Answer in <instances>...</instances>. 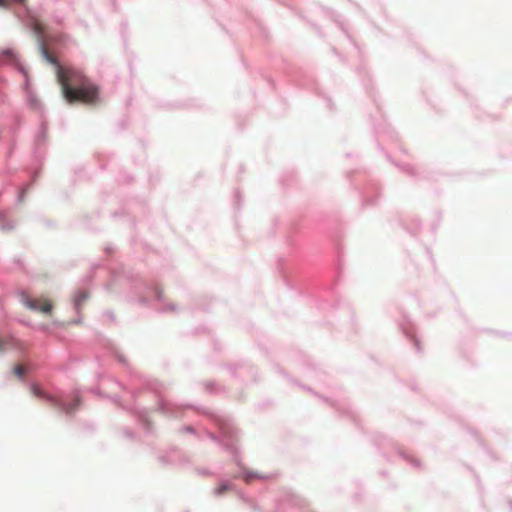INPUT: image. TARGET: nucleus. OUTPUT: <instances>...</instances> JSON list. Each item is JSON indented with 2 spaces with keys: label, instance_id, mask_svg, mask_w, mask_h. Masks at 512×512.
I'll use <instances>...</instances> for the list:
<instances>
[{
  "label": "nucleus",
  "instance_id": "obj_21",
  "mask_svg": "<svg viewBox=\"0 0 512 512\" xmlns=\"http://www.w3.org/2000/svg\"><path fill=\"white\" fill-rule=\"evenodd\" d=\"M33 329L37 330V331H41V332H43L45 334H52L53 333V328L51 327L50 324H45V323L35 324V326H33Z\"/></svg>",
  "mask_w": 512,
  "mask_h": 512
},
{
  "label": "nucleus",
  "instance_id": "obj_23",
  "mask_svg": "<svg viewBox=\"0 0 512 512\" xmlns=\"http://www.w3.org/2000/svg\"><path fill=\"white\" fill-rule=\"evenodd\" d=\"M325 12L329 13L332 17V19L334 20L335 23H337V25L342 29L344 30V27H343V23L341 21V15L337 14L336 12L332 11V10H324Z\"/></svg>",
  "mask_w": 512,
  "mask_h": 512
},
{
  "label": "nucleus",
  "instance_id": "obj_48",
  "mask_svg": "<svg viewBox=\"0 0 512 512\" xmlns=\"http://www.w3.org/2000/svg\"><path fill=\"white\" fill-rule=\"evenodd\" d=\"M115 384L120 385V384H122V383H121L120 381L116 380V381H115Z\"/></svg>",
  "mask_w": 512,
  "mask_h": 512
},
{
  "label": "nucleus",
  "instance_id": "obj_15",
  "mask_svg": "<svg viewBox=\"0 0 512 512\" xmlns=\"http://www.w3.org/2000/svg\"><path fill=\"white\" fill-rule=\"evenodd\" d=\"M23 122L24 121L21 114L14 113L11 115L9 122V132L11 134V137L17 138V133L19 132Z\"/></svg>",
  "mask_w": 512,
  "mask_h": 512
},
{
  "label": "nucleus",
  "instance_id": "obj_32",
  "mask_svg": "<svg viewBox=\"0 0 512 512\" xmlns=\"http://www.w3.org/2000/svg\"><path fill=\"white\" fill-rule=\"evenodd\" d=\"M365 76L367 79H363L362 81H363L364 88L366 89L367 92H369L370 91L369 83L371 82V78L367 72H365Z\"/></svg>",
  "mask_w": 512,
  "mask_h": 512
},
{
  "label": "nucleus",
  "instance_id": "obj_41",
  "mask_svg": "<svg viewBox=\"0 0 512 512\" xmlns=\"http://www.w3.org/2000/svg\"><path fill=\"white\" fill-rule=\"evenodd\" d=\"M275 369H276V371H277L278 373H281V374H282V373H284V372H283V369H282L281 367H279V366H276V367H275Z\"/></svg>",
  "mask_w": 512,
  "mask_h": 512
},
{
  "label": "nucleus",
  "instance_id": "obj_43",
  "mask_svg": "<svg viewBox=\"0 0 512 512\" xmlns=\"http://www.w3.org/2000/svg\"><path fill=\"white\" fill-rule=\"evenodd\" d=\"M512 101V98H507L504 102V105H507L508 103H510Z\"/></svg>",
  "mask_w": 512,
  "mask_h": 512
},
{
  "label": "nucleus",
  "instance_id": "obj_35",
  "mask_svg": "<svg viewBox=\"0 0 512 512\" xmlns=\"http://www.w3.org/2000/svg\"><path fill=\"white\" fill-rule=\"evenodd\" d=\"M54 22L58 26H62L63 22H64V18L62 16H59V15H54Z\"/></svg>",
  "mask_w": 512,
  "mask_h": 512
},
{
  "label": "nucleus",
  "instance_id": "obj_7",
  "mask_svg": "<svg viewBox=\"0 0 512 512\" xmlns=\"http://www.w3.org/2000/svg\"><path fill=\"white\" fill-rule=\"evenodd\" d=\"M289 73L291 80L295 83L296 86L314 91L318 97H322L324 99L329 110L334 109L332 99L320 89L317 81L314 79L311 73L302 68H298L295 71Z\"/></svg>",
  "mask_w": 512,
  "mask_h": 512
},
{
  "label": "nucleus",
  "instance_id": "obj_1",
  "mask_svg": "<svg viewBox=\"0 0 512 512\" xmlns=\"http://www.w3.org/2000/svg\"><path fill=\"white\" fill-rule=\"evenodd\" d=\"M24 9L23 24L34 36L41 58L54 68L55 78L60 86L61 96L67 104L81 103L99 106L103 102L100 86L92 82L80 69L61 64L52 53L60 54L72 41L63 32L53 31L44 25L27 7L26 0H11Z\"/></svg>",
  "mask_w": 512,
  "mask_h": 512
},
{
  "label": "nucleus",
  "instance_id": "obj_25",
  "mask_svg": "<svg viewBox=\"0 0 512 512\" xmlns=\"http://www.w3.org/2000/svg\"><path fill=\"white\" fill-rule=\"evenodd\" d=\"M489 333L500 337V338H510L512 339V333L507 331H500V330H487Z\"/></svg>",
  "mask_w": 512,
  "mask_h": 512
},
{
  "label": "nucleus",
  "instance_id": "obj_49",
  "mask_svg": "<svg viewBox=\"0 0 512 512\" xmlns=\"http://www.w3.org/2000/svg\"><path fill=\"white\" fill-rule=\"evenodd\" d=\"M318 34H320V29L318 27H315Z\"/></svg>",
  "mask_w": 512,
  "mask_h": 512
},
{
  "label": "nucleus",
  "instance_id": "obj_28",
  "mask_svg": "<svg viewBox=\"0 0 512 512\" xmlns=\"http://www.w3.org/2000/svg\"><path fill=\"white\" fill-rule=\"evenodd\" d=\"M103 250H104V253L106 254V256H107L108 258H111V257H112V255H113V254L115 253V251H116V246H115L114 244H112V243H109V244H107V245H105V246H104V249H103Z\"/></svg>",
  "mask_w": 512,
  "mask_h": 512
},
{
  "label": "nucleus",
  "instance_id": "obj_14",
  "mask_svg": "<svg viewBox=\"0 0 512 512\" xmlns=\"http://www.w3.org/2000/svg\"><path fill=\"white\" fill-rule=\"evenodd\" d=\"M111 217L116 219L119 217H127L130 223L131 228H135V214L133 210L128 206V204H124L120 209L111 213Z\"/></svg>",
  "mask_w": 512,
  "mask_h": 512
},
{
  "label": "nucleus",
  "instance_id": "obj_47",
  "mask_svg": "<svg viewBox=\"0 0 512 512\" xmlns=\"http://www.w3.org/2000/svg\"><path fill=\"white\" fill-rule=\"evenodd\" d=\"M46 225H47V226H51V225H52V223H51L50 221H47V222H46Z\"/></svg>",
  "mask_w": 512,
  "mask_h": 512
},
{
  "label": "nucleus",
  "instance_id": "obj_3",
  "mask_svg": "<svg viewBox=\"0 0 512 512\" xmlns=\"http://www.w3.org/2000/svg\"><path fill=\"white\" fill-rule=\"evenodd\" d=\"M18 73L24 79L22 90L27 106L39 114V124L32 137L31 163L25 168V173L29 179L17 187L16 203L20 204L24 201L26 194L35 184L41 173L48 152L49 137L45 107L31 87L29 71L24 64H18Z\"/></svg>",
  "mask_w": 512,
  "mask_h": 512
},
{
  "label": "nucleus",
  "instance_id": "obj_20",
  "mask_svg": "<svg viewBox=\"0 0 512 512\" xmlns=\"http://www.w3.org/2000/svg\"><path fill=\"white\" fill-rule=\"evenodd\" d=\"M17 147V138L11 137V141L6 151V160L8 161L14 154Z\"/></svg>",
  "mask_w": 512,
  "mask_h": 512
},
{
  "label": "nucleus",
  "instance_id": "obj_27",
  "mask_svg": "<svg viewBox=\"0 0 512 512\" xmlns=\"http://www.w3.org/2000/svg\"><path fill=\"white\" fill-rule=\"evenodd\" d=\"M127 32H128V23L126 21H123L120 24V33H121L124 44H126V42H127Z\"/></svg>",
  "mask_w": 512,
  "mask_h": 512
},
{
  "label": "nucleus",
  "instance_id": "obj_12",
  "mask_svg": "<svg viewBox=\"0 0 512 512\" xmlns=\"http://www.w3.org/2000/svg\"><path fill=\"white\" fill-rule=\"evenodd\" d=\"M397 221L399 226L411 236H417L421 231L422 222L417 216L411 218L400 216Z\"/></svg>",
  "mask_w": 512,
  "mask_h": 512
},
{
  "label": "nucleus",
  "instance_id": "obj_8",
  "mask_svg": "<svg viewBox=\"0 0 512 512\" xmlns=\"http://www.w3.org/2000/svg\"><path fill=\"white\" fill-rule=\"evenodd\" d=\"M103 267L102 263H94L88 274L81 279L80 286L74 291L72 306L77 314L80 313L83 303L90 297L89 287L94 280L95 271Z\"/></svg>",
  "mask_w": 512,
  "mask_h": 512
},
{
  "label": "nucleus",
  "instance_id": "obj_44",
  "mask_svg": "<svg viewBox=\"0 0 512 512\" xmlns=\"http://www.w3.org/2000/svg\"><path fill=\"white\" fill-rule=\"evenodd\" d=\"M280 181H281V183H282V185H283V186H286V185H287V184L285 183V182H286L285 178H281V179H280Z\"/></svg>",
  "mask_w": 512,
  "mask_h": 512
},
{
  "label": "nucleus",
  "instance_id": "obj_31",
  "mask_svg": "<svg viewBox=\"0 0 512 512\" xmlns=\"http://www.w3.org/2000/svg\"><path fill=\"white\" fill-rule=\"evenodd\" d=\"M66 324L67 323H65L63 321L54 319L50 325H51V327L58 329V328L64 327Z\"/></svg>",
  "mask_w": 512,
  "mask_h": 512
},
{
  "label": "nucleus",
  "instance_id": "obj_40",
  "mask_svg": "<svg viewBox=\"0 0 512 512\" xmlns=\"http://www.w3.org/2000/svg\"><path fill=\"white\" fill-rule=\"evenodd\" d=\"M7 4V0H0V7H5Z\"/></svg>",
  "mask_w": 512,
  "mask_h": 512
},
{
  "label": "nucleus",
  "instance_id": "obj_4",
  "mask_svg": "<svg viewBox=\"0 0 512 512\" xmlns=\"http://www.w3.org/2000/svg\"><path fill=\"white\" fill-rule=\"evenodd\" d=\"M108 274L110 280L104 285V288L108 291L124 292L130 303L161 313L176 310L175 304L165 302L162 290L156 281L149 280L124 266L109 269Z\"/></svg>",
  "mask_w": 512,
  "mask_h": 512
},
{
  "label": "nucleus",
  "instance_id": "obj_5",
  "mask_svg": "<svg viewBox=\"0 0 512 512\" xmlns=\"http://www.w3.org/2000/svg\"><path fill=\"white\" fill-rule=\"evenodd\" d=\"M346 178L351 186L359 192L361 209L376 206L381 199V187L365 169H355L346 172Z\"/></svg>",
  "mask_w": 512,
  "mask_h": 512
},
{
  "label": "nucleus",
  "instance_id": "obj_18",
  "mask_svg": "<svg viewBox=\"0 0 512 512\" xmlns=\"http://www.w3.org/2000/svg\"><path fill=\"white\" fill-rule=\"evenodd\" d=\"M113 156V154H107L104 152L95 153V158L99 164L100 169H106L107 163L112 159Z\"/></svg>",
  "mask_w": 512,
  "mask_h": 512
},
{
  "label": "nucleus",
  "instance_id": "obj_33",
  "mask_svg": "<svg viewBox=\"0 0 512 512\" xmlns=\"http://www.w3.org/2000/svg\"><path fill=\"white\" fill-rule=\"evenodd\" d=\"M103 315L107 317L111 322H115L116 317L113 311L107 310L104 312Z\"/></svg>",
  "mask_w": 512,
  "mask_h": 512
},
{
  "label": "nucleus",
  "instance_id": "obj_45",
  "mask_svg": "<svg viewBox=\"0 0 512 512\" xmlns=\"http://www.w3.org/2000/svg\"><path fill=\"white\" fill-rule=\"evenodd\" d=\"M0 310H3V303H2L1 299H0Z\"/></svg>",
  "mask_w": 512,
  "mask_h": 512
},
{
  "label": "nucleus",
  "instance_id": "obj_30",
  "mask_svg": "<svg viewBox=\"0 0 512 512\" xmlns=\"http://www.w3.org/2000/svg\"><path fill=\"white\" fill-rule=\"evenodd\" d=\"M13 372L14 374L17 376V378L20 380V381H23L24 380V377H25V372L24 370L19 367V366H15L13 368Z\"/></svg>",
  "mask_w": 512,
  "mask_h": 512
},
{
  "label": "nucleus",
  "instance_id": "obj_34",
  "mask_svg": "<svg viewBox=\"0 0 512 512\" xmlns=\"http://www.w3.org/2000/svg\"><path fill=\"white\" fill-rule=\"evenodd\" d=\"M77 315H78L77 318L68 321L67 325H78V324H80L82 322V317H81L80 313L77 314Z\"/></svg>",
  "mask_w": 512,
  "mask_h": 512
},
{
  "label": "nucleus",
  "instance_id": "obj_24",
  "mask_svg": "<svg viewBox=\"0 0 512 512\" xmlns=\"http://www.w3.org/2000/svg\"><path fill=\"white\" fill-rule=\"evenodd\" d=\"M233 201H234L235 209L240 210L241 209V203H242V196H241V193H240V191L238 189L234 191Z\"/></svg>",
  "mask_w": 512,
  "mask_h": 512
},
{
  "label": "nucleus",
  "instance_id": "obj_2",
  "mask_svg": "<svg viewBox=\"0 0 512 512\" xmlns=\"http://www.w3.org/2000/svg\"><path fill=\"white\" fill-rule=\"evenodd\" d=\"M335 260L332 270L325 277L315 278L305 271L300 262V256L293 239L288 240L289 252L281 255L277 260V271L287 288L297 291L319 302V308L324 309L320 302L322 294L331 293L338 284L342 271V247L337 235H332Z\"/></svg>",
  "mask_w": 512,
  "mask_h": 512
},
{
  "label": "nucleus",
  "instance_id": "obj_13",
  "mask_svg": "<svg viewBox=\"0 0 512 512\" xmlns=\"http://www.w3.org/2000/svg\"><path fill=\"white\" fill-rule=\"evenodd\" d=\"M11 65L18 72V64H23L17 53L10 47L0 50V66L3 64Z\"/></svg>",
  "mask_w": 512,
  "mask_h": 512
},
{
  "label": "nucleus",
  "instance_id": "obj_29",
  "mask_svg": "<svg viewBox=\"0 0 512 512\" xmlns=\"http://www.w3.org/2000/svg\"><path fill=\"white\" fill-rule=\"evenodd\" d=\"M118 181L123 184H129L133 181V177L127 173H120Z\"/></svg>",
  "mask_w": 512,
  "mask_h": 512
},
{
  "label": "nucleus",
  "instance_id": "obj_10",
  "mask_svg": "<svg viewBox=\"0 0 512 512\" xmlns=\"http://www.w3.org/2000/svg\"><path fill=\"white\" fill-rule=\"evenodd\" d=\"M16 295L18 296L21 303L29 310L34 312H41L44 315H51L54 309V305L47 299H41L43 305L37 303L33 299H31L27 293L23 289L16 290Z\"/></svg>",
  "mask_w": 512,
  "mask_h": 512
},
{
  "label": "nucleus",
  "instance_id": "obj_26",
  "mask_svg": "<svg viewBox=\"0 0 512 512\" xmlns=\"http://www.w3.org/2000/svg\"><path fill=\"white\" fill-rule=\"evenodd\" d=\"M434 214H435V217L437 218V221L431 225V231L433 234L436 233V231L439 227V223L442 219V213L440 210H435Z\"/></svg>",
  "mask_w": 512,
  "mask_h": 512
},
{
  "label": "nucleus",
  "instance_id": "obj_52",
  "mask_svg": "<svg viewBox=\"0 0 512 512\" xmlns=\"http://www.w3.org/2000/svg\"><path fill=\"white\" fill-rule=\"evenodd\" d=\"M277 1L280 2V3H284V0H277Z\"/></svg>",
  "mask_w": 512,
  "mask_h": 512
},
{
  "label": "nucleus",
  "instance_id": "obj_6",
  "mask_svg": "<svg viewBox=\"0 0 512 512\" xmlns=\"http://www.w3.org/2000/svg\"><path fill=\"white\" fill-rule=\"evenodd\" d=\"M373 130H374L378 148H379V150L384 152L386 158L389 161H391L393 164H395L400 169V171H402L403 173H405L413 178L418 179L420 177V175H419L417 168L414 165H412L410 163H396V162L392 161L390 154L384 150V148L381 144V140L383 138H387L391 142L397 143L399 141L398 132H396L395 129L393 127H391V125L388 124L384 119L382 120V122H380L377 125L373 124Z\"/></svg>",
  "mask_w": 512,
  "mask_h": 512
},
{
  "label": "nucleus",
  "instance_id": "obj_9",
  "mask_svg": "<svg viewBox=\"0 0 512 512\" xmlns=\"http://www.w3.org/2000/svg\"><path fill=\"white\" fill-rule=\"evenodd\" d=\"M227 369L235 381L257 382L260 380L257 369L248 361L229 364Z\"/></svg>",
  "mask_w": 512,
  "mask_h": 512
},
{
  "label": "nucleus",
  "instance_id": "obj_22",
  "mask_svg": "<svg viewBox=\"0 0 512 512\" xmlns=\"http://www.w3.org/2000/svg\"><path fill=\"white\" fill-rule=\"evenodd\" d=\"M253 21L256 25V27L258 28L260 34L264 37V38H267L268 37V32L265 28V26L263 25L262 21L257 19V18H253Z\"/></svg>",
  "mask_w": 512,
  "mask_h": 512
},
{
  "label": "nucleus",
  "instance_id": "obj_17",
  "mask_svg": "<svg viewBox=\"0 0 512 512\" xmlns=\"http://www.w3.org/2000/svg\"><path fill=\"white\" fill-rule=\"evenodd\" d=\"M107 350L109 354L114 357L122 366H129L127 358L119 351L118 347L114 343H109L107 345Z\"/></svg>",
  "mask_w": 512,
  "mask_h": 512
},
{
  "label": "nucleus",
  "instance_id": "obj_36",
  "mask_svg": "<svg viewBox=\"0 0 512 512\" xmlns=\"http://www.w3.org/2000/svg\"><path fill=\"white\" fill-rule=\"evenodd\" d=\"M141 381L140 384H147V385H150V384H159L158 382H154L152 381L151 379H147V378H140L139 379Z\"/></svg>",
  "mask_w": 512,
  "mask_h": 512
},
{
  "label": "nucleus",
  "instance_id": "obj_51",
  "mask_svg": "<svg viewBox=\"0 0 512 512\" xmlns=\"http://www.w3.org/2000/svg\"><path fill=\"white\" fill-rule=\"evenodd\" d=\"M285 377H286L287 381H291V379L287 375H285Z\"/></svg>",
  "mask_w": 512,
  "mask_h": 512
},
{
  "label": "nucleus",
  "instance_id": "obj_37",
  "mask_svg": "<svg viewBox=\"0 0 512 512\" xmlns=\"http://www.w3.org/2000/svg\"><path fill=\"white\" fill-rule=\"evenodd\" d=\"M20 323L28 328H31V329H33V326H35V324L31 323L28 320H20Z\"/></svg>",
  "mask_w": 512,
  "mask_h": 512
},
{
  "label": "nucleus",
  "instance_id": "obj_19",
  "mask_svg": "<svg viewBox=\"0 0 512 512\" xmlns=\"http://www.w3.org/2000/svg\"><path fill=\"white\" fill-rule=\"evenodd\" d=\"M14 344V338L10 335L4 336L0 334V353H2L6 347Z\"/></svg>",
  "mask_w": 512,
  "mask_h": 512
},
{
  "label": "nucleus",
  "instance_id": "obj_50",
  "mask_svg": "<svg viewBox=\"0 0 512 512\" xmlns=\"http://www.w3.org/2000/svg\"><path fill=\"white\" fill-rule=\"evenodd\" d=\"M351 156H352V155H351L350 153H347V154H346V157H348V158H349V157H351Z\"/></svg>",
  "mask_w": 512,
  "mask_h": 512
},
{
  "label": "nucleus",
  "instance_id": "obj_38",
  "mask_svg": "<svg viewBox=\"0 0 512 512\" xmlns=\"http://www.w3.org/2000/svg\"><path fill=\"white\" fill-rule=\"evenodd\" d=\"M228 487L226 485H221L217 488V493L222 494L224 491H226Z\"/></svg>",
  "mask_w": 512,
  "mask_h": 512
},
{
  "label": "nucleus",
  "instance_id": "obj_39",
  "mask_svg": "<svg viewBox=\"0 0 512 512\" xmlns=\"http://www.w3.org/2000/svg\"><path fill=\"white\" fill-rule=\"evenodd\" d=\"M14 263H15L17 266H19L20 268H22V267H23V262H22V260H21V259H19V258H15V259H14Z\"/></svg>",
  "mask_w": 512,
  "mask_h": 512
},
{
  "label": "nucleus",
  "instance_id": "obj_46",
  "mask_svg": "<svg viewBox=\"0 0 512 512\" xmlns=\"http://www.w3.org/2000/svg\"><path fill=\"white\" fill-rule=\"evenodd\" d=\"M332 51H333L334 54L338 55V52H337L336 48H333Z\"/></svg>",
  "mask_w": 512,
  "mask_h": 512
},
{
  "label": "nucleus",
  "instance_id": "obj_11",
  "mask_svg": "<svg viewBox=\"0 0 512 512\" xmlns=\"http://www.w3.org/2000/svg\"><path fill=\"white\" fill-rule=\"evenodd\" d=\"M400 329L403 335L415 349V352L417 354L423 353V347L421 340L417 334L416 325L410 319L404 318L403 321L400 323Z\"/></svg>",
  "mask_w": 512,
  "mask_h": 512
},
{
  "label": "nucleus",
  "instance_id": "obj_42",
  "mask_svg": "<svg viewBox=\"0 0 512 512\" xmlns=\"http://www.w3.org/2000/svg\"><path fill=\"white\" fill-rule=\"evenodd\" d=\"M202 384H209V385H212V384H217L216 382L214 381H205L203 382Z\"/></svg>",
  "mask_w": 512,
  "mask_h": 512
},
{
  "label": "nucleus",
  "instance_id": "obj_53",
  "mask_svg": "<svg viewBox=\"0 0 512 512\" xmlns=\"http://www.w3.org/2000/svg\"><path fill=\"white\" fill-rule=\"evenodd\" d=\"M30 384L36 385V384H38V383H37V382H31Z\"/></svg>",
  "mask_w": 512,
  "mask_h": 512
},
{
  "label": "nucleus",
  "instance_id": "obj_16",
  "mask_svg": "<svg viewBox=\"0 0 512 512\" xmlns=\"http://www.w3.org/2000/svg\"><path fill=\"white\" fill-rule=\"evenodd\" d=\"M15 228L13 220L9 219L6 211L0 209V231L3 233H9Z\"/></svg>",
  "mask_w": 512,
  "mask_h": 512
}]
</instances>
